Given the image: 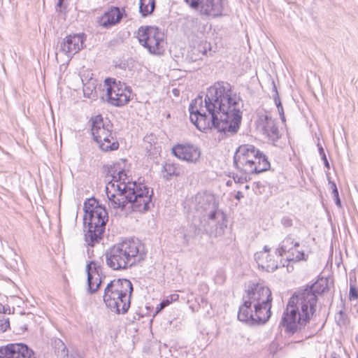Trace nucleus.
Wrapping results in <instances>:
<instances>
[{
  "instance_id": "nucleus-1",
  "label": "nucleus",
  "mask_w": 358,
  "mask_h": 358,
  "mask_svg": "<svg viewBox=\"0 0 358 358\" xmlns=\"http://www.w3.org/2000/svg\"><path fill=\"white\" fill-rule=\"evenodd\" d=\"M241 100L233 94L227 83L218 82L208 89L203 101L201 96L189 105L190 121L201 131L213 128L226 135L236 134L241 122Z\"/></svg>"
},
{
  "instance_id": "nucleus-2",
  "label": "nucleus",
  "mask_w": 358,
  "mask_h": 358,
  "mask_svg": "<svg viewBox=\"0 0 358 358\" xmlns=\"http://www.w3.org/2000/svg\"><path fill=\"white\" fill-rule=\"evenodd\" d=\"M109 172L112 180L106 186L109 207L122 210L129 205V208L139 213L150 208L152 190L143 183L131 181L123 170H110Z\"/></svg>"
},
{
  "instance_id": "nucleus-3",
  "label": "nucleus",
  "mask_w": 358,
  "mask_h": 358,
  "mask_svg": "<svg viewBox=\"0 0 358 358\" xmlns=\"http://www.w3.org/2000/svg\"><path fill=\"white\" fill-rule=\"evenodd\" d=\"M243 300L238 313L240 321L265 323L268 320L271 315L273 298L267 286L262 283L253 285L246 291Z\"/></svg>"
},
{
  "instance_id": "nucleus-4",
  "label": "nucleus",
  "mask_w": 358,
  "mask_h": 358,
  "mask_svg": "<svg viewBox=\"0 0 358 358\" xmlns=\"http://www.w3.org/2000/svg\"><path fill=\"white\" fill-rule=\"evenodd\" d=\"M313 315V284L295 293L288 301L280 325L293 334L308 322Z\"/></svg>"
},
{
  "instance_id": "nucleus-5",
  "label": "nucleus",
  "mask_w": 358,
  "mask_h": 358,
  "mask_svg": "<svg viewBox=\"0 0 358 358\" xmlns=\"http://www.w3.org/2000/svg\"><path fill=\"white\" fill-rule=\"evenodd\" d=\"M144 246L138 239H125L106 252V264L113 270L125 269L145 257Z\"/></svg>"
},
{
  "instance_id": "nucleus-6",
  "label": "nucleus",
  "mask_w": 358,
  "mask_h": 358,
  "mask_svg": "<svg viewBox=\"0 0 358 358\" xmlns=\"http://www.w3.org/2000/svg\"><path fill=\"white\" fill-rule=\"evenodd\" d=\"M234 163L236 167L242 172L237 182H241L246 180V175L259 173L270 168V163L266 157L252 145H241L238 147L235 155Z\"/></svg>"
},
{
  "instance_id": "nucleus-7",
  "label": "nucleus",
  "mask_w": 358,
  "mask_h": 358,
  "mask_svg": "<svg viewBox=\"0 0 358 358\" xmlns=\"http://www.w3.org/2000/svg\"><path fill=\"white\" fill-rule=\"evenodd\" d=\"M84 222L87 224L88 230L85 235L86 243L91 246L99 242L105 231L108 220V213L105 207L99 205L94 199H89L84 204Z\"/></svg>"
},
{
  "instance_id": "nucleus-8",
  "label": "nucleus",
  "mask_w": 358,
  "mask_h": 358,
  "mask_svg": "<svg viewBox=\"0 0 358 358\" xmlns=\"http://www.w3.org/2000/svg\"><path fill=\"white\" fill-rule=\"evenodd\" d=\"M132 284L127 279L111 280L104 289L103 301L112 311L125 313L130 307Z\"/></svg>"
},
{
  "instance_id": "nucleus-9",
  "label": "nucleus",
  "mask_w": 358,
  "mask_h": 358,
  "mask_svg": "<svg viewBox=\"0 0 358 358\" xmlns=\"http://www.w3.org/2000/svg\"><path fill=\"white\" fill-rule=\"evenodd\" d=\"M91 122L92 134L100 149L104 152L117 150L119 143L113 136L112 124L101 115L92 117Z\"/></svg>"
},
{
  "instance_id": "nucleus-10",
  "label": "nucleus",
  "mask_w": 358,
  "mask_h": 358,
  "mask_svg": "<svg viewBox=\"0 0 358 358\" xmlns=\"http://www.w3.org/2000/svg\"><path fill=\"white\" fill-rule=\"evenodd\" d=\"M139 43L145 48L150 54L161 55L165 51V35L155 26H142L137 31Z\"/></svg>"
},
{
  "instance_id": "nucleus-11",
  "label": "nucleus",
  "mask_w": 358,
  "mask_h": 358,
  "mask_svg": "<svg viewBox=\"0 0 358 358\" xmlns=\"http://www.w3.org/2000/svg\"><path fill=\"white\" fill-rule=\"evenodd\" d=\"M103 91L106 92L108 101L115 106L127 104L131 96V90L124 83L116 82L112 78H106L101 85Z\"/></svg>"
},
{
  "instance_id": "nucleus-12",
  "label": "nucleus",
  "mask_w": 358,
  "mask_h": 358,
  "mask_svg": "<svg viewBox=\"0 0 358 358\" xmlns=\"http://www.w3.org/2000/svg\"><path fill=\"white\" fill-rule=\"evenodd\" d=\"M192 208L200 213L204 217L215 219L217 205L213 194L207 192L198 193L192 200Z\"/></svg>"
},
{
  "instance_id": "nucleus-13",
  "label": "nucleus",
  "mask_w": 358,
  "mask_h": 358,
  "mask_svg": "<svg viewBox=\"0 0 358 358\" xmlns=\"http://www.w3.org/2000/svg\"><path fill=\"white\" fill-rule=\"evenodd\" d=\"M173 154L179 159L196 164L201 158L200 149L192 144H178L172 149Z\"/></svg>"
},
{
  "instance_id": "nucleus-14",
  "label": "nucleus",
  "mask_w": 358,
  "mask_h": 358,
  "mask_svg": "<svg viewBox=\"0 0 358 358\" xmlns=\"http://www.w3.org/2000/svg\"><path fill=\"white\" fill-rule=\"evenodd\" d=\"M84 38L83 34L66 36L59 43V52L71 59L83 47Z\"/></svg>"
},
{
  "instance_id": "nucleus-15",
  "label": "nucleus",
  "mask_w": 358,
  "mask_h": 358,
  "mask_svg": "<svg viewBox=\"0 0 358 358\" xmlns=\"http://www.w3.org/2000/svg\"><path fill=\"white\" fill-rule=\"evenodd\" d=\"M278 255L275 254L271 255V248L266 245L262 251L257 252L255 254V259L256 260L258 266L262 269L268 272H273L278 268V262L276 257Z\"/></svg>"
},
{
  "instance_id": "nucleus-16",
  "label": "nucleus",
  "mask_w": 358,
  "mask_h": 358,
  "mask_svg": "<svg viewBox=\"0 0 358 358\" xmlns=\"http://www.w3.org/2000/svg\"><path fill=\"white\" fill-rule=\"evenodd\" d=\"M257 127L272 141H275L280 137V131L275 120L268 114L259 116Z\"/></svg>"
},
{
  "instance_id": "nucleus-17",
  "label": "nucleus",
  "mask_w": 358,
  "mask_h": 358,
  "mask_svg": "<svg viewBox=\"0 0 358 358\" xmlns=\"http://www.w3.org/2000/svg\"><path fill=\"white\" fill-rule=\"evenodd\" d=\"M0 358H32V351L26 345L12 343L0 348Z\"/></svg>"
},
{
  "instance_id": "nucleus-18",
  "label": "nucleus",
  "mask_w": 358,
  "mask_h": 358,
  "mask_svg": "<svg viewBox=\"0 0 358 358\" xmlns=\"http://www.w3.org/2000/svg\"><path fill=\"white\" fill-rule=\"evenodd\" d=\"M124 10L116 6L108 8L101 16L97 18L99 25L105 29H109L117 24L123 17Z\"/></svg>"
},
{
  "instance_id": "nucleus-19",
  "label": "nucleus",
  "mask_w": 358,
  "mask_h": 358,
  "mask_svg": "<svg viewBox=\"0 0 358 358\" xmlns=\"http://www.w3.org/2000/svg\"><path fill=\"white\" fill-rule=\"evenodd\" d=\"M86 271L87 273L88 292L92 294L97 291L100 287L101 278L94 262L87 264Z\"/></svg>"
},
{
  "instance_id": "nucleus-20",
  "label": "nucleus",
  "mask_w": 358,
  "mask_h": 358,
  "mask_svg": "<svg viewBox=\"0 0 358 358\" xmlns=\"http://www.w3.org/2000/svg\"><path fill=\"white\" fill-rule=\"evenodd\" d=\"M201 12L213 17L220 16L224 8L222 0H200Z\"/></svg>"
},
{
  "instance_id": "nucleus-21",
  "label": "nucleus",
  "mask_w": 358,
  "mask_h": 358,
  "mask_svg": "<svg viewBox=\"0 0 358 358\" xmlns=\"http://www.w3.org/2000/svg\"><path fill=\"white\" fill-rule=\"evenodd\" d=\"M299 247V243L294 242V240L290 237H286L280 243L279 248L275 250V254L278 255V257L282 256L283 255H289L294 248Z\"/></svg>"
},
{
  "instance_id": "nucleus-22",
  "label": "nucleus",
  "mask_w": 358,
  "mask_h": 358,
  "mask_svg": "<svg viewBox=\"0 0 358 358\" xmlns=\"http://www.w3.org/2000/svg\"><path fill=\"white\" fill-rule=\"evenodd\" d=\"M55 348L58 358H83L76 352L69 355L65 344L60 339L55 340Z\"/></svg>"
},
{
  "instance_id": "nucleus-23",
  "label": "nucleus",
  "mask_w": 358,
  "mask_h": 358,
  "mask_svg": "<svg viewBox=\"0 0 358 358\" xmlns=\"http://www.w3.org/2000/svg\"><path fill=\"white\" fill-rule=\"evenodd\" d=\"M155 140L156 138L152 134L146 136L143 139L145 149L151 155L157 153L160 150V147L157 145Z\"/></svg>"
},
{
  "instance_id": "nucleus-24",
  "label": "nucleus",
  "mask_w": 358,
  "mask_h": 358,
  "mask_svg": "<svg viewBox=\"0 0 358 358\" xmlns=\"http://www.w3.org/2000/svg\"><path fill=\"white\" fill-rule=\"evenodd\" d=\"M329 281L327 278H319L317 281L315 282V294H324L326 291L329 290ZM316 299L315 298V302Z\"/></svg>"
},
{
  "instance_id": "nucleus-25",
  "label": "nucleus",
  "mask_w": 358,
  "mask_h": 358,
  "mask_svg": "<svg viewBox=\"0 0 358 358\" xmlns=\"http://www.w3.org/2000/svg\"><path fill=\"white\" fill-rule=\"evenodd\" d=\"M155 6V0H140V12L143 16L151 14Z\"/></svg>"
},
{
  "instance_id": "nucleus-26",
  "label": "nucleus",
  "mask_w": 358,
  "mask_h": 358,
  "mask_svg": "<svg viewBox=\"0 0 358 358\" xmlns=\"http://www.w3.org/2000/svg\"><path fill=\"white\" fill-rule=\"evenodd\" d=\"M335 322L340 327H345L350 324V319L343 310H340L335 315Z\"/></svg>"
},
{
  "instance_id": "nucleus-27",
  "label": "nucleus",
  "mask_w": 358,
  "mask_h": 358,
  "mask_svg": "<svg viewBox=\"0 0 358 358\" xmlns=\"http://www.w3.org/2000/svg\"><path fill=\"white\" fill-rule=\"evenodd\" d=\"M163 170L166 173L169 177L173 176H179L180 173V168L178 166L170 161H168L165 163L163 166Z\"/></svg>"
},
{
  "instance_id": "nucleus-28",
  "label": "nucleus",
  "mask_w": 358,
  "mask_h": 358,
  "mask_svg": "<svg viewBox=\"0 0 358 358\" xmlns=\"http://www.w3.org/2000/svg\"><path fill=\"white\" fill-rule=\"evenodd\" d=\"M272 84H273V92H275V95L273 96L274 102L277 106L278 111V113L280 116L282 121L285 122V115H284V110H283L281 101L280 100V97H279V95H278V93L277 91V87H276L273 80L272 81Z\"/></svg>"
},
{
  "instance_id": "nucleus-29",
  "label": "nucleus",
  "mask_w": 358,
  "mask_h": 358,
  "mask_svg": "<svg viewBox=\"0 0 358 358\" xmlns=\"http://www.w3.org/2000/svg\"><path fill=\"white\" fill-rule=\"evenodd\" d=\"M192 32L194 34H201L204 31V27L202 25L197 19H192L188 22Z\"/></svg>"
},
{
  "instance_id": "nucleus-30",
  "label": "nucleus",
  "mask_w": 358,
  "mask_h": 358,
  "mask_svg": "<svg viewBox=\"0 0 358 358\" xmlns=\"http://www.w3.org/2000/svg\"><path fill=\"white\" fill-rule=\"evenodd\" d=\"M305 259V254L294 248L289 255H287L286 259L289 262H298Z\"/></svg>"
},
{
  "instance_id": "nucleus-31",
  "label": "nucleus",
  "mask_w": 358,
  "mask_h": 358,
  "mask_svg": "<svg viewBox=\"0 0 358 358\" xmlns=\"http://www.w3.org/2000/svg\"><path fill=\"white\" fill-rule=\"evenodd\" d=\"M317 148H318L319 155L321 157V159H322V160L324 162V166L327 167V169H329V162L327 160L326 154L324 152V150L322 145L320 143H318L317 144Z\"/></svg>"
},
{
  "instance_id": "nucleus-32",
  "label": "nucleus",
  "mask_w": 358,
  "mask_h": 358,
  "mask_svg": "<svg viewBox=\"0 0 358 358\" xmlns=\"http://www.w3.org/2000/svg\"><path fill=\"white\" fill-rule=\"evenodd\" d=\"M358 299V289L355 284L350 283V292H349V299L350 301Z\"/></svg>"
},
{
  "instance_id": "nucleus-33",
  "label": "nucleus",
  "mask_w": 358,
  "mask_h": 358,
  "mask_svg": "<svg viewBox=\"0 0 358 358\" xmlns=\"http://www.w3.org/2000/svg\"><path fill=\"white\" fill-rule=\"evenodd\" d=\"M178 299V294H172L167 297L166 299H164L161 302V306L162 308H165L168 306L169 304H171L173 301H177Z\"/></svg>"
},
{
  "instance_id": "nucleus-34",
  "label": "nucleus",
  "mask_w": 358,
  "mask_h": 358,
  "mask_svg": "<svg viewBox=\"0 0 358 358\" xmlns=\"http://www.w3.org/2000/svg\"><path fill=\"white\" fill-rule=\"evenodd\" d=\"M10 324L8 319L2 318L0 320V332H4L9 328Z\"/></svg>"
},
{
  "instance_id": "nucleus-35",
  "label": "nucleus",
  "mask_w": 358,
  "mask_h": 358,
  "mask_svg": "<svg viewBox=\"0 0 358 358\" xmlns=\"http://www.w3.org/2000/svg\"><path fill=\"white\" fill-rule=\"evenodd\" d=\"M185 1L192 8L198 9L200 8V0H185Z\"/></svg>"
},
{
  "instance_id": "nucleus-36",
  "label": "nucleus",
  "mask_w": 358,
  "mask_h": 358,
  "mask_svg": "<svg viewBox=\"0 0 358 358\" xmlns=\"http://www.w3.org/2000/svg\"><path fill=\"white\" fill-rule=\"evenodd\" d=\"M282 222L285 227H289L292 225V220L287 217H284L282 220Z\"/></svg>"
},
{
  "instance_id": "nucleus-37",
  "label": "nucleus",
  "mask_w": 358,
  "mask_h": 358,
  "mask_svg": "<svg viewBox=\"0 0 358 358\" xmlns=\"http://www.w3.org/2000/svg\"><path fill=\"white\" fill-rule=\"evenodd\" d=\"M334 199L335 201V203H336V205L338 207V208H341L342 207V205H341V199L339 198V195H337V196H334Z\"/></svg>"
},
{
  "instance_id": "nucleus-38",
  "label": "nucleus",
  "mask_w": 358,
  "mask_h": 358,
  "mask_svg": "<svg viewBox=\"0 0 358 358\" xmlns=\"http://www.w3.org/2000/svg\"><path fill=\"white\" fill-rule=\"evenodd\" d=\"M189 238H190V236L187 234H184L183 235V239H184V242L187 245L188 243H189Z\"/></svg>"
},
{
  "instance_id": "nucleus-39",
  "label": "nucleus",
  "mask_w": 358,
  "mask_h": 358,
  "mask_svg": "<svg viewBox=\"0 0 358 358\" xmlns=\"http://www.w3.org/2000/svg\"><path fill=\"white\" fill-rule=\"evenodd\" d=\"M332 194H333V197H334V196H337V195H339V194H338V191L337 187H335L334 189H333V190H332Z\"/></svg>"
},
{
  "instance_id": "nucleus-40",
  "label": "nucleus",
  "mask_w": 358,
  "mask_h": 358,
  "mask_svg": "<svg viewBox=\"0 0 358 358\" xmlns=\"http://www.w3.org/2000/svg\"><path fill=\"white\" fill-rule=\"evenodd\" d=\"M162 306H161V303L159 304V306H157L156 308V314H157L158 313H159L162 309H164V308H162Z\"/></svg>"
},
{
  "instance_id": "nucleus-41",
  "label": "nucleus",
  "mask_w": 358,
  "mask_h": 358,
  "mask_svg": "<svg viewBox=\"0 0 358 358\" xmlns=\"http://www.w3.org/2000/svg\"><path fill=\"white\" fill-rule=\"evenodd\" d=\"M331 358H341V357L340 355L334 352L331 354Z\"/></svg>"
},
{
  "instance_id": "nucleus-42",
  "label": "nucleus",
  "mask_w": 358,
  "mask_h": 358,
  "mask_svg": "<svg viewBox=\"0 0 358 358\" xmlns=\"http://www.w3.org/2000/svg\"><path fill=\"white\" fill-rule=\"evenodd\" d=\"M243 196L242 193H241V192H237V194H236V198L237 199H241V197H243Z\"/></svg>"
},
{
  "instance_id": "nucleus-43",
  "label": "nucleus",
  "mask_w": 358,
  "mask_h": 358,
  "mask_svg": "<svg viewBox=\"0 0 358 358\" xmlns=\"http://www.w3.org/2000/svg\"><path fill=\"white\" fill-rule=\"evenodd\" d=\"M335 187H336V184H335L334 182H332V183L331 184V189L333 190V189H334Z\"/></svg>"
},
{
  "instance_id": "nucleus-44",
  "label": "nucleus",
  "mask_w": 358,
  "mask_h": 358,
  "mask_svg": "<svg viewBox=\"0 0 358 358\" xmlns=\"http://www.w3.org/2000/svg\"><path fill=\"white\" fill-rule=\"evenodd\" d=\"M64 0H59L58 1V6H61Z\"/></svg>"
},
{
  "instance_id": "nucleus-45",
  "label": "nucleus",
  "mask_w": 358,
  "mask_h": 358,
  "mask_svg": "<svg viewBox=\"0 0 358 358\" xmlns=\"http://www.w3.org/2000/svg\"><path fill=\"white\" fill-rule=\"evenodd\" d=\"M234 180L235 181H236V177H234Z\"/></svg>"
},
{
  "instance_id": "nucleus-46",
  "label": "nucleus",
  "mask_w": 358,
  "mask_h": 358,
  "mask_svg": "<svg viewBox=\"0 0 358 358\" xmlns=\"http://www.w3.org/2000/svg\"><path fill=\"white\" fill-rule=\"evenodd\" d=\"M357 358H358V350H357Z\"/></svg>"
}]
</instances>
